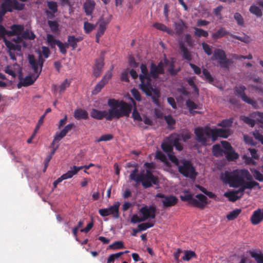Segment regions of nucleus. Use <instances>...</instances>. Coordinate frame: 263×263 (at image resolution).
I'll list each match as a JSON object with an SVG mask.
<instances>
[{
    "instance_id": "1",
    "label": "nucleus",
    "mask_w": 263,
    "mask_h": 263,
    "mask_svg": "<svg viewBox=\"0 0 263 263\" xmlns=\"http://www.w3.org/2000/svg\"><path fill=\"white\" fill-rule=\"evenodd\" d=\"M140 68L141 71L139 76L140 81V88L146 96L151 98L152 102L157 107H160L161 103L159 99L161 92L158 88L152 85V78L155 80L157 79L159 74H164V72L160 70L154 62L151 63L149 72L145 64H141Z\"/></svg>"
},
{
    "instance_id": "2",
    "label": "nucleus",
    "mask_w": 263,
    "mask_h": 263,
    "mask_svg": "<svg viewBox=\"0 0 263 263\" xmlns=\"http://www.w3.org/2000/svg\"><path fill=\"white\" fill-rule=\"evenodd\" d=\"M220 178L230 187H239V191L242 195L247 189H252L259 186V184L253 180L252 175L246 169L235 170L232 172L226 171L222 174Z\"/></svg>"
},
{
    "instance_id": "3",
    "label": "nucleus",
    "mask_w": 263,
    "mask_h": 263,
    "mask_svg": "<svg viewBox=\"0 0 263 263\" xmlns=\"http://www.w3.org/2000/svg\"><path fill=\"white\" fill-rule=\"evenodd\" d=\"M196 140L203 146L207 145L208 139L211 138L215 142L218 137L227 138L229 133L228 130L222 128H211L209 127H198L195 128Z\"/></svg>"
},
{
    "instance_id": "4",
    "label": "nucleus",
    "mask_w": 263,
    "mask_h": 263,
    "mask_svg": "<svg viewBox=\"0 0 263 263\" xmlns=\"http://www.w3.org/2000/svg\"><path fill=\"white\" fill-rule=\"evenodd\" d=\"M107 104L110 107L108 117L111 120L114 118L129 117L133 108L132 104L123 100L119 101L115 99H108Z\"/></svg>"
},
{
    "instance_id": "5",
    "label": "nucleus",
    "mask_w": 263,
    "mask_h": 263,
    "mask_svg": "<svg viewBox=\"0 0 263 263\" xmlns=\"http://www.w3.org/2000/svg\"><path fill=\"white\" fill-rule=\"evenodd\" d=\"M138 169L135 168L133 170L129 175L130 179L134 180L137 183H142L143 186L145 188H148L152 186V184L157 185L159 181L157 177L155 176L149 170H146L145 173L144 171L138 174Z\"/></svg>"
},
{
    "instance_id": "6",
    "label": "nucleus",
    "mask_w": 263,
    "mask_h": 263,
    "mask_svg": "<svg viewBox=\"0 0 263 263\" xmlns=\"http://www.w3.org/2000/svg\"><path fill=\"white\" fill-rule=\"evenodd\" d=\"M195 197L194 198L193 195L187 191H185L184 195L180 196L182 201H187L190 205L201 209H204L209 203L207 197L202 194L196 195Z\"/></svg>"
},
{
    "instance_id": "7",
    "label": "nucleus",
    "mask_w": 263,
    "mask_h": 263,
    "mask_svg": "<svg viewBox=\"0 0 263 263\" xmlns=\"http://www.w3.org/2000/svg\"><path fill=\"white\" fill-rule=\"evenodd\" d=\"M180 136L178 134H173L168 138L166 141L161 144L162 150L168 154L171 153L173 150V147L181 151L183 149L182 144L180 142Z\"/></svg>"
},
{
    "instance_id": "8",
    "label": "nucleus",
    "mask_w": 263,
    "mask_h": 263,
    "mask_svg": "<svg viewBox=\"0 0 263 263\" xmlns=\"http://www.w3.org/2000/svg\"><path fill=\"white\" fill-rule=\"evenodd\" d=\"M179 172L183 176L194 179L198 175L192 162L187 160H181V163L178 167Z\"/></svg>"
},
{
    "instance_id": "9",
    "label": "nucleus",
    "mask_w": 263,
    "mask_h": 263,
    "mask_svg": "<svg viewBox=\"0 0 263 263\" xmlns=\"http://www.w3.org/2000/svg\"><path fill=\"white\" fill-rule=\"evenodd\" d=\"M25 4L17 0H4L1 5L0 11L6 14L7 12H12L14 10H23Z\"/></svg>"
},
{
    "instance_id": "10",
    "label": "nucleus",
    "mask_w": 263,
    "mask_h": 263,
    "mask_svg": "<svg viewBox=\"0 0 263 263\" xmlns=\"http://www.w3.org/2000/svg\"><path fill=\"white\" fill-rule=\"evenodd\" d=\"M246 87L243 85H239L234 88L235 92L236 95L241 98L245 103L251 105L253 108H256L258 106L257 102L250 98H249L245 93Z\"/></svg>"
},
{
    "instance_id": "11",
    "label": "nucleus",
    "mask_w": 263,
    "mask_h": 263,
    "mask_svg": "<svg viewBox=\"0 0 263 263\" xmlns=\"http://www.w3.org/2000/svg\"><path fill=\"white\" fill-rule=\"evenodd\" d=\"M28 61L33 69L34 72L37 74V77L41 73L44 62L42 55L40 54L37 61L33 55H28Z\"/></svg>"
},
{
    "instance_id": "12",
    "label": "nucleus",
    "mask_w": 263,
    "mask_h": 263,
    "mask_svg": "<svg viewBox=\"0 0 263 263\" xmlns=\"http://www.w3.org/2000/svg\"><path fill=\"white\" fill-rule=\"evenodd\" d=\"M120 203L119 202L115 203L112 205L110 206L108 208L101 209L99 210V213L103 217L107 216L112 215L114 218H118L119 208Z\"/></svg>"
},
{
    "instance_id": "13",
    "label": "nucleus",
    "mask_w": 263,
    "mask_h": 263,
    "mask_svg": "<svg viewBox=\"0 0 263 263\" xmlns=\"http://www.w3.org/2000/svg\"><path fill=\"white\" fill-rule=\"evenodd\" d=\"M156 197L162 198L161 202L164 208H168L175 205L178 201V198L174 195L166 196L162 193H158Z\"/></svg>"
},
{
    "instance_id": "14",
    "label": "nucleus",
    "mask_w": 263,
    "mask_h": 263,
    "mask_svg": "<svg viewBox=\"0 0 263 263\" xmlns=\"http://www.w3.org/2000/svg\"><path fill=\"white\" fill-rule=\"evenodd\" d=\"M139 212L142 215V217L144 221L148 219H155L156 209L154 205H144L140 209Z\"/></svg>"
},
{
    "instance_id": "15",
    "label": "nucleus",
    "mask_w": 263,
    "mask_h": 263,
    "mask_svg": "<svg viewBox=\"0 0 263 263\" xmlns=\"http://www.w3.org/2000/svg\"><path fill=\"white\" fill-rule=\"evenodd\" d=\"M112 77V73L111 71H108L103 77L102 80L96 85L92 93L93 95L98 94L103 88L104 85L108 83V81Z\"/></svg>"
},
{
    "instance_id": "16",
    "label": "nucleus",
    "mask_w": 263,
    "mask_h": 263,
    "mask_svg": "<svg viewBox=\"0 0 263 263\" xmlns=\"http://www.w3.org/2000/svg\"><path fill=\"white\" fill-rule=\"evenodd\" d=\"M109 115V109L106 110H100L97 109L92 108L90 112V116L96 120H101L105 118L107 121H111V119H108Z\"/></svg>"
},
{
    "instance_id": "17",
    "label": "nucleus",
    "mask_w": 263,
    "mask_h": 263,
    "mask_svg": "<svg viewBox=\"0 0 263 263\" xmlns=\"http://www.w3.org/2000/svg\"><path fill=\"white\" fill-rule=\"evenodd\" d=\"M263 220V208L254 211L251 216L250 221L252 224L257 225Z\"/></svg>"
},
{
    "instance_id": "18",
    "label": "nucleus",
    "mask_w": 263,
    "mask_h": 263,
    "mask_svg": "<svg viewBox=\"0 0 263 263\" xmlns=\"http://www.w3.org/2000/svg\"><path fill=\"white\" fill-rule=\"evenodd\" d=\"M104 59L100 58L96 59L95 64L93 68V74L96 78H98L100 76L104 67Z\"/></svg>"
},
{
    "instance_id": "19",
    "label": "nucleus",
    "mask_w": 263,
    "mask_h": 263,
    "mask_svg": "<svg viewBox=\"0 0 263 263\" xmlns=\"http://www.w3.org/2000/svg\"><path fill=\"white\" fill-rule=\"evenodd\" d=\"M20 81L17 84V87L21 88L22 87H27L32 85L35 81V79H33L31 76H26L25 78H22L21 76L18 77Z\"/></svg>"
},
{
    "instance_id": "20",
    "label": "nucleus",
    "mask_w": 263,
    "mask_h": 263,
    "mask_svg": "<svg viewBox=\"0 0 263 263\" xmlns=\"http://www.w3.org/2000/svg\"><path fill=\"white\" fill-rule=\"evenodd\" d=\"M243 195L240 193L239 189L235 191H230L225 193L224 196L227 197L230 201L235 202L240 198Z\"/></svg>"
},
{
    "instance_id": "21",
    "label": "nucleus",
    "mask_w": 263,
    "mask_h": 263,
    "mask_svg": "<svg viewBox=\"0 0 263 263\" xmlns=\"http://www.w3.org/2000/svg\"><path fill=\"white\" fill-rule=\"evenodd\" d=\"M83 40L81 36L75 37L74 35H69L67 37V46L71 47L72 50H75L78 46L77 43Z\"/></svg>"
},
{
    "instance_id": "22",
    "label": "nucleus",
    "mask_w": 263,
    "mask_h": 263,
    "mask_svg": "<svg viewBox=\"0 0 263 263\" xmlns=\"http://www.w3.org/2000/svg\"><path fill=\"white\" fill-rule=\"evenodd\" d=\"M70 168V170L61 176L63 180L71 178L74 175H76L80 170H82V167H78L76 165H73Z\"/></svg>"
},
{
    "instance_id": "23",
    "label": "nucleus",
    "mask_w": 263,
    "mask_h": 263,
    "mask_svg": "<svg viewBox=\"0 0 263 263\" xmlns=\"http://www.w3.org/2000/svg\"><path fill=\"white\" fill-rule=\"evenodd\" d=\"M96 3L94 1H87L83 4V8L86 15H91L95 9Z\"/></svg>"
},
{
    "instance_id": "24",
    "label": "nucleus",
    "mask_w": 263,
    "mask_h": 263,
    "mask_svg": "<svg viewBox=\"0 0 263 263\" xmlns=\"http://www.w3.org/2000/svg\"><path fill=\"white\" fill-rule=\"evenodd\" d=\"M174 28L176 34L180 35L182 34L183 31L187 28L185 23L182 20L178 22H175Z\"/></svg>"
},
{
    "instance_id": "25",
    "label": "nucleus",
    "mask_w": 263,
    "mask_h": 263,
    "mask_svg": "<svg viewBox=\"0 0 263 263\" xmlns=\"http://www.w3.org/2000/svg\"><path fill=\"white\" fill-rule=\"evenodd\" d=\"M73 116L77 120H87L88 119V114L86 110L82 108H79L75 110Z\"/></svg>"
},
{
    "instance_id": "26",
    "label": "nucleus",
    "mask_w": 263,
    "mask_h": 263,
    "mask_svg": "<svg viewBox=\"0 0 263 263\" xmlns=\"http://www.w3.org/2000/svg\"><path fill=\"white\" fill-rule=\"evenodd\" d=\"M249 254L257 263H263V254L260 250H250Z\"/></svg>"
},
{
    "instance_id": "27",
    "label": "nucleus",
    "mask_w": 263,
    "mask_h": 263,
    "mask_svg": "<svg viewBox=\"0 0 263 263\" xmlns=\"http://www.w3.org/2000/svg\"><path fill=\"white\" fill-rule=\"evenodd\" d=\"M109 20H105L101 18L99 20V26L98 29L97 33L98 36H102L106 29L107 25L109 24Z\"/></svg>"
},
{
    "instance_id": "28",
    "label": "nucleus",
    "mask_w": 263,
    "mask_h": 263,
    "mask_svg": "<svg viewBox=\"0 0 263 263\" xmlns=\"http://www.w3.org/2000/svg\"><path fill=\"white\" fill-rule=\"evenodd\" d=\"M179 49L180 51L182 53V57L184 59H185L189 61L192 60V55L189 52L187 48L185 46L183 43L179 44Z\"/></svg>"
},
{
    "instance_id": "29",
    "label": "nucleus",
    "mask_w": 263,
    "mask_h": 263,
    "mask_svg": "<svg viewBox=\"0 0 263 263\" xmlns=\"http://www.w3.org/2000/svg\"><path fill=\"white\" fill-rule=\"evenodd\" d=\"M228 34L229 32L225 29L224 28L221 27L216 32L213 33L212 34V37L215 40H217L224 36Z\"/></svg>"
},
{
    "instance_id": "30",
    "label": "nucleus",
    "mask_w": 263,
    "mask_h": 263,
    "mask_svg": "<svg viewBox=\"0 0 263 263\" xmlns=\"http://www.w3.org/2000/svg\"><path fill=\"white\" fill-rule=\"evenodd\" d=\"M224 154L227 159L229 161L235 160L239 157L238 154L235 152L234 149L228 152L224 151Z\"/></svg>"
},
{
    "instance_id": "31",
    "label": "nucleus",
    "mask_w": 263,
    "mask_h": 263,
    "mask_svg": "<svg viewBox=\"0 0 263 263\" xmlns=\"http://www.w3.org/2000/svg\"><path fill=\"white\" fill-rule=\"evenodd\" d=\"M213 57L215 59L221 61L224 60L225 58H227V55L224 50L220 49H216L214 50Z\"/></svg>"
},
{
    "instance_id": "32",
    "label": "nucleus",
    "mask_w": 263,
    "mask_h": 263,
    "mask_svg": "<svg viewBox=\"0 0 263 263\" xmlns=\"http://www.w3.org/2000/svg\"><path fill=\"white\" fill-rule=\"evenodd\" d=\"M164 63L165 65L169 64V67L168 68V72L172 76H175L178 72L179 70L175 69V65L173 62H170L168 60L165 59Z\"/></svg>"
},
{
    "instance_id": "33",
    "label": "nucleus",
    "mask_w": 263,
    "mask_h": 263,
    "mask_svg": "<svg viewBox=\"0 0 263 263\" xmlns=\"http://www.w3.org/2000/svg\"><path fill=\"white\" fill-rule=\"evenodd\" d=\"M213 155L216 157L223 156L224 151L221 148L219 144H215L212 147Z\"/></svg>"
},
{
    "instance_id": "34",
    "label": "nucleus",
    "mask_w": 263,
    "mask_h": 263,
    "mask_svg": "<svg viewBox=\"0 0 263 263\" xmlns=\"http://www.w3.org/2000/svg\"><path fill=\"white\" fill-rule=\"evenodd\" d=\"M47 24L52 33H56L59 31V24L57 21L48 20Z\"/></svg>"
},
{
    "instance_id": "35",
    "label": "nucleus",
    "mask_w": 263,
    "mask_h": 263,
    "mask_svg": "<svg viewBox=\"0 0 263 263\" xmlns=\"http://www.w3.org/2000/svg\"><path fill=\"white\" fill-rule=\"evenodd\" d=\"M35 37V34L29 29L24 31L22 34V37L26 40H34Z\"/></svg>"
},
{
    "instance_id": "36",
    "label": "nucleus",
    "mask_w": 263,
    "mask_h": 263,
    "mask_svg": "<svg viewBox=\"0 0 263 263\" xmlns=\"http://www.w3.org/2000/svg\"><path fill=\"white\" fill-rule=\"evenodd\" d=\"M250 12L257 17H261L262 15L261 9L256 5H252L249 8Z\"/></svg>"
},
{
    "instance_id": "37",
    "label": "nucleus",
    "mask_w": 263,
    "mask_h": 263,
    "mask_svg": "<svg viewBox=\"0 0 263 263\" xmlns=\"http://www.w3.org/2000/svg\"><path fill=\"white\" fill-rule=\"evenodd\" d=\"M241 209H236L230 212L227 215V218L229 220H233L236 219L241 213Z\"/></svg>"
},
{
    "instance_id": "38",
    "label": "nucleus",
    "mask_w": 263,
    "mask_h": 263,
    "mask_svg": "<svg viewBox=\"0 0 263 263\" xmlns=\"http://www.w3.org/2000/svg\"><path fill=\"white\" fill-rule=\"evenodd\" d=\"M195 79V77H192L186 79V81L187 82L188 84L193 89L195 92H196L197 95L199 94V89L197 86L195 84L194 82V80Z\"/></svg>"
},
{
    "instance_id": "39",
    "label": "nucleus",
    "mask_w": 263,
    "mask_h": 263,
    "mask_svg": "<svg viewBox=\"0 0 263 263\" xmlns=\"http://www.w3.org/2000/svg\"><path fill=\"white\" fill-rule=\"evenodd\" d=\"M58 40H59L55 39L54 36L51 34H48L47 35V42L48 45L51 48L55 47V45L58 44Z\"/></svg>"
},
{
    "instance_id": "40",
    "label": "nucleus",
    "mask_w": 263,
    "mask_h": 263,
    "mask_svg": "<svg viewBox=\"0 0 263 263\" xmlns=\"http://www.w3.org/2000/svg\"><path fill=\"white\" fill-rule=\"evenodd\" d=\"M57 45L59 47L60 52L63 55H66L67 53V48H68L67 43H63L60 40H58Z\"/></svg>"
},
{
    "instance_id": "41",
    "label": "nucleus",
    "mask_w": 263,
    "mask_h": 263,
    "mask_svg": "<svg viewBox=\"0 0 263 263\" xmlns=\"http://www.w3.org/2000/svg\"><path fill=\"white\" fill-rule=\"evenodd\" d=\"M128 252V251H126L124 252H120L115 254H111L108 258L107 263H112L114 262L115 260V259H118L122 255H123L124 253H126Z\"/></svg>"
},
{
    "instance_id": "42",
    "label": "nucleus",
    "mask_w": 263,
    "mask_h": 263,
    "mask_svg": "<svg viewBox=\"0 0 263 263\" xmlns=\"http://www.w3.org/2000/svg\"><path fill=\"white\" fill-rule=\"evenodd\" d=\"M153 26L156 29L164 32H166L168 34H171L172 32V31L170 29H169L165 25L161 23H155L154 24Z\"/></svg>"
},
{
    "instance_id": "43",
    "label": "nucleus",
    "mask_w": 263,
    "mask_h": 263,
    "mask_svg": "<svg viewBox=\"0 0 263 263\" xmlns=\"http://www.w3.org/2000/svg\"><path fill=\"white\" fill-rule=\"evenodd\" d=\"M195 36L200 37L203 36L207 37L209 35V33L206 31H205L201 28H195L194 31Z\"/></svg>"
},
{
    "instance_id": "44",
    "label": "nucleus",
    "mask_w": 263,
    "mask_h": 263,
    "mask_svg": "<svg viewBox=\"0 0 263 263\" xmlns=\"http://www.w3.org/2000/svg\"><path fill=\"white\" fill-rule=\"evenodd\" d=\"M240 120L252 127H253L255 124V120L251 119L250 117L241 116L240 117Z\"/></svg>"
},
{
    "instance_id": "45",
    "label": "nucleus",
    "mask_w": 263,
    "mask_h": 263,
    "mask_svg": "<svg viewBox=\"0 0 263 263\" xmlns=\"http://www.w3.org/2000/svg\"><path fill=\"white\" fill-rule=\"evenodd\" d=\"M196 256L195 253L191 250H186L184 251V255L182 257V260L189 261Z\"/></svg>"
},
{
    "instance_id": "46",
    "label": "nucleus",
    "mask_w": 263,
    "mask_h": 263,
    "mask_svg": "<svg viewBox=\"0 0 263 263\" xmlns=\"http://www.w3.org/2000/svg\"><path fill=\"white\" fill-rule=\"evenodd\" d=\"M109 248L112 250H118L125 248L124 243L121 241H115L109 246Z\"/></svg>"
},
{
    "instance_id": "47",
    "label": "nucleus",
    "mask_w": 263,
    "mask_h": 263,
    "mask_svg": "<svg viewBox=\"0 0 263 263\" xmlns=\"http://www.w3.org/2000/svg\"><path fill=\"white\" fill-rule=\"evenodd\" d=\"M155 224L154 222H148L138 224V228L140 231H145L146 229L153 227Z\"/></svg>"
},
{
    "instance_id": "48",
    "label": "nucleus",
    "mask_w": 263,
    "mask_h": 263,
    "mask_svg": "<svg viewBox=\"0 0 263 263\" xmlns=\"http://www.w3.org/2000/svg\"><path fill=\"white\" fill-rule=\"evenodd\" d=\"M218 63L221 67L229 69L230 65L232 63V61L230 59L226 58L224 60L218 61Z\"/></svg>"
},
{
    "instance_id": "49",
    "label": "nucleus",
    "mask_w": 263,
    "mask_h": 263,
    "mask_svg": "<svg viewBox=\"0 0 263 263\" xmlns=\"http://www.w3.org/2000/svg\"><path fill=\"white\" fill-rule=\"evenodd\" d=\"M202 73L204 76L203 78L204 79L209 83L212 84L214 81V78L208 71V70L206 69H203Z\"/></svg>"
},
{
    "instance_id": "50",
    "label": "nucleus",
    "mask_w": 263,
    "mask_h": 263,
    "mask_svg": "<svg viewBox=\"0 0 263 263\" xmlns=\"http://www.w3.org/2000/svg\"><path fill=\"white\" fill-rule=\"evenodd\" d=\"M71 81L68 79H65L59 86V92L63 93L66 89L69 87Z\"/></svg>"
},
{
    "instance_id": "51",
    "label": "nucleus",
    "mask_w": 263,
    "mask_h": 263,
    "mask_svg": "<svg viewBox=\"0 0 263 263\" xmlns=\"http://www.w3.org/2000/svg\"><path fill=\"white\" fill-rule=\"evenodd\" d=\"M186 105L189 108L190 112L194 109H199V107L198 106V105L190 99H188L186 101Z\"/></svg>"
},
{
    "instance_id": "52",
    "label": "nucleus",
    "mask_w": 263,
    "mask_h": 263,
    "mask_svg": "<svg viewBox=\"0 0 263 263\" xmlns=\"http://www.w3.org/2000/svg\"><path fill=\"white\" fill-rule=\"evenodd\" d=\"M47 4V6L50 10L49 11H51L53 13H57L58 12V5L56 2L53 1H48Z\"/></svg>"
},
{
    "instance_id": "53",
    "label": "nucleus",
    "mask_w": 263,
    "mask_h": 263,
    "mask_svg": "<svg viewBox=\"0 0 263 263\" xmlns=\"http://www.w3.org/2000/svg\"><path fill=\"white\" fill-rule=\"evenodd\" d=\"M95 27V25L88 22H85L84 23V29L86 33H89Z\"/></svg>"
},
{
    "instance_id": "54",
    "label": "nucleus",
    "mask_w": 263,
    "mask_h": 263,
    "mask_svg": "<svg viewBox=\"0 0 263 263\" xmlns=\"http://www.w3.org/2000/svg\"><path fill=\"white\" fill-rule=\"evenodd\" d=\"M251 172L253 173L254 178L260 182L263 181V175L257 170H251Z\"/></svg>"
},
{
    "instance_id": "55",
    "label": "nucleus",
    "mask_w": 263,
    "mask_h": 263,
    "mask_svg": "<svg viewBox=\"0 0 263 263\" xmlns=\"http://www.w3.org/2000/svg\"><path fill=\"white\" fill-rule=\"evenodd\" d=\"M2 38H3L5 44L6 46L9 49V51H11V50L14 51L15 49L16 44H14L13 43H12V42H11L10 41L7 40L6 39L5 36L2 37Z\"/></svg>"
},
{
    "instance_id": "56",
    "label": "nucleus",
    "mask_w": 263,
    "mask_h": 263,
    "mask_svg": "<svg viewBox=\"0 0 263 263\" xmlns=\"http://www.w3.org/2000/svg\"><path fill=\"white\" fill-rule=\"evenodd\" d=\"M156 158L163 162H167V159L166 156L161 151H157L156 152Z\"/></svg>"
},
{
    "instance_id": "57",
    "label": "nucleus",
    "mask_w": 263,
    "mask_h": 263,
    "mask_svg": "<svg viewBox=\"0 0 263 263\" xmlns=\"http://www.w3.org/2000/svg\"><path fill=\"white\" fill-rule=\"evenodd\" d=\"M114 138V136L111 134H106L102 135L96 141L100 142L101 141H108L111 140Z\"/></svg>"
},
{
    "instance_id": "58",
    "label": "nucleus",
    "mask_w": 263,
    "mask_h": 263,
    "mask_svg": "<svg viewBox=\"0 0 263 263\" xmlns=\"http://www.w3.org/2000/svg\"><path fill=\"white\" fill-rule=\"evenodd\" d=\"M234 19L236 21L239 25L242 26L244 24V20L242 15L238 12H236L234 15Z\"/></svg>"
},
{
    "instance_id": "59",
    "label": "nucleus",
    "mask_w": 263,
    "mask_h": 263,
    "mask_svg": "<svg viewBox=\"0 0 263 263\" xmlns=\"http://www.w3.org/2000/svg\"><path fill=\"white\" fill-rule=\"evenodd\" d=\"M168 157L170 161H171L173 163H174L176 166L178 167V166L181 163V160L179 161L178 159L173 154H168Z\"/></svg>"
},
{
    "instance_id": "60",
    "label": "nucleus",
    "mask_w": 263,
    "mask_h": 263,
    "mask_svg": "<svg viewBox=\"0 0 263 263\" xmlns=\"http://www.w3.org/2000/svg\"><path fill=\"white\" fill-rule=\"evenodd\" d=\"M66 135L61 130L60 133H57L52 142V145H54L55 142L60 141Z\"/></svg>"
},
{
    "instance_id": "61",
    "label": "nucleus",
    "mask_w": 263,
    "mask_h": 263,
    "mask_svg": "<svg viewBox=\"0 0 263 263\" xmlns=\"http://www.w3.org/2000/svg\"><path fill=\"white\" fill-rule=\"evenodd\" d=\"M233 122V118H230L229 119H225L221 122V123L219 124V125L225 127H230L232 125Z\"/></svg>"
},
{
    "instance_id": "62",
    "label": "nucleus",
    "mask_w": 263,
    "mask_h": 263,
    "mask_svg": "<svg viewBox=\"0 0 263 263\" xmlns=\"http://www.w3.org/2000/svg\"><path fill=\"white\" fill-rule=\"evenodd\" d=\"M253 135L256 140L260 141L263 145V135L260 134L258 130L254 131L253 132Z\"/></svg>"
},
{
    "instance_id": "63",
    "label": "nucleus",
    "mask_w": 263,
    "mask_h": 263,
    "mask_svg": "<svg viewBox=\"0 0 263 263\" xmlns=\"http://www.w3.org/2000/svg\"><path fill=\"white\" fill-rule=\"evenodd\" d=\"M131 93L135 100L138 101H140L141 100V94L138 89L136 88L132 89Z\"/></svg>"
},
{
    "instance_id": "64",
    "label": "nucleus",
    "mask_w": 263,
    "mask_h": 263,
    "mask_svg": "<svg viewBox=\"0 0 263 263\" xmlns=\"http://www.w3.org/2000/svg\"><path fill=\"white\" fill-rule=\"evenodd\" d=\"M202 47L204 51L207 55H210L212 54V49L209 45L204 42L202 43Z\"/></svg>"
}]
</instances>
